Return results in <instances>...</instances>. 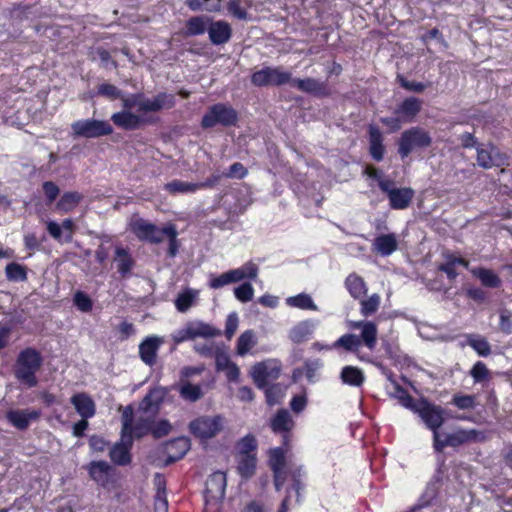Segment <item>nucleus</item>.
<instances>
[{"instance_id":"nucleus-1","label":"nucleus","mask_w":512,"mask_h":512,"mask_svg":"<svg viewBox=\"0 0 512 512\" xmlns=\"http://www.w3.org/2000/svg\"><path fill=\"white\" fill-rule=\"evenodd\" d=\"M348 327L353 330H359L360 335L347 333L338 338L331 346H326L327 350L343 348L347 352H357L361 345L369 350H374L377 345L378 327L373 321H349Z\"/></svg>"},{"instance_id":"nucleus-2","label":"nucleus","mask_w":512,"mask_h":512,"mask_svg":"<svg viewBox=\"0 0 512 512\" xmlns=\"http://www.w3.org/2000/svg\"><path fill=\"white\" fill-rule=\"evenodd\" d=\"M43 364V358L39 351L28 347L22 350L16 359L14 374L16 379L28 388L38 384L37 372Z\"/></svg>"},{"instance_id":"nucleus-3","label":"nucleus","mask_w":512,"mask_h":512,"mask_svg":"<svg viewBox=\"0 0 512 512\" xmlns=\"http://www.w3.org/2000/svg\"><path fill=\"white\" fill-rule=\"evenodd\" d=\"M128 413L129 426L127 434L133 437H141L148 432L151 431L152 425L154 422V418L156 413L148 410L142 409V405H139L138 409L134 412L132 406H126L122 411V427H124V417Z\"/></svg>"},{"instance_id":"nucleus-4","label":"nucleus","mask_w":512,"mask_h":512,"mask_svg":"<svg viewBox=\"0 0 512 512\" xmlns=\"http://www.w3.org/2000/svg\"><path fill=\"white\" fill-rule=\"evenodd\" d=\"M432 138L427 131L420 127L405 130L398 141V153L402 159L409 156L415 149L427 148Z\"/></svg>"},{"instance_id":"nucleus-5","label":"nucleus","mask_w":512,"mask_h":512,"mask_svg":"<svg viewBox=\"0 0 512 512\" xmlns=\"http://www.w3.org/2000/svg\"><path fill=\"white\" fill-rule=\"evenodd\" d=\"M226 475L217 471L209 476L206 481L205 509L206 512H216L220 508L221 501L225 496Z\"/></svg>"},{"instance_id":"nucleus-6","label":"nucleus","mask_w":512,"mask_h":512,"mask_svg":"<svg viewBox=\"0 0 512 512\" xmlns=\"http://www.w3.org/2000/svg\"><path fill=\"white\" fill-rule=\"evenodd\" d=\"M237 121V112L229 105L218 103L209 108L203 116L201 125L203 128H212L216 125L231 126Z\"/></svg>"},{"instance_id":"nucleus-7","label":"nucleus","mask_w":512,"mask_h":512,"mask_svg":"<svg viewBox=\"0 0 512 512\" xmlns=\"http://www.w3.org/2000/svg\"><path fill=\"white\" fill-rule=\"evenodd\" d=\"M224 427V418L220 415L200 416L189 424L190 432L197 438L215 437Z\"/></svg>"},{"instance_id":"nucleus-8","label":"nucleus","mask_w":512,"mask_h":512,"mask_svg":"<svg viewBox=\"0 0 512 512\" xmlns=\"http://www.w3.org/2000/svg\"><path fill=\"white\" fill-rule=\"evenodd\" d=\"M291 72L285 71L282 67H264L251 76V82L255 86H280L290 83Z\"/></svg>"},{"instance_id":"nucleus-9","label":"nucleus","mask_w":512,"mask_h":512,"mask_svg":"<svg viewBox=\"0 0 512 512\" xmlns=\"http://www.w3.org/2000/svg\"><path fill=\"white\" fill-rule=\"evenodd\" d=\"M71 128L75 136L84 138H96L110 135L113 132L109 122L96 119L75 121L72 123Z\"/></svg>"},{"instance_id":"nucleus-10","label":"nucleus","mask_w":512,"mask_h":512,"mask_svg":"<svg viewBox=\"0 0 512 512\" xmlns=\"http://www.w3.org/2000/svg\"><path fill=\"white\" fill-rule=\"evenodd\" d=\"M130 230L141 241L160 243L163 241V229H159L153 223L134 215L129 221Z\"/></svg>"},{"instance_id":"nucleus-11","label":"nucleus","mask_w":512,"mask_h":512,"mask_svg":"<svg viewBox=\"0 0 512 512\" xmlns=\"http://www.w3.org/2000/svg\"><path fill=\"white\" fill-rule=\"evenodd\" d=\"M280 374L278 361L268 359L252 366L250 375L258 388H265L270 381L276 380Z\"/></svg>"},{"instance_id":"nucleus-12","label":"nucleus","mask_w":512,"mask_h":512,"mask_svg":"<svg viewBox=\"0 0 512 512\" xmlns=\"http://www.w3.org/2000/svg\"><path fill=\"white\" fill-rule=\"evenodd\" d=\"M415 413L431 431L439 430L444 422V409L427 401H420L415 406Z\"/></svg>"},{"instance_id":"nucleus-13","label":"nucleus","mask_w":512,"mask_h":512,"mask_svg":"<svg viewBox=\"0 0 512 512\" xmlns=\"http://www.w3.org/2000/svg\"><path fill=\"white\" fill-rule=\"evenodd\" d=\"M128 413L124 417V427H122L121 431V439L118 443H116L110 450V458L111 460L118 465H126L130 462V448L132 446L133 439L131 435L127 434L128 426H129Z\"/></svg>"},{"instance_id":"nucleus-14","label":"nucleus","mask_w":512,"mask_h":512,"mask_svg":"<svg viewBox=\"0 0 512 512\" xmlns=\"http://www.w3.org/2000/svg\"><path fill=\"white\" fill-rule=\"evenodd\" d=\"M286 450L282 447H276L269 451V466L273 471L274 484L277 491L283 487L286 480L284 471Z\"/></svg>"},{"instance_id":"nucleus-15","label":"nucleus","mask_w":512,"mask_h":512,"mask_svg":"<svg viewBox=\"0 0 512 512\" xmlns=\"http://www.w3.org/2000/svg\"><path fill=\"white\" fill-rule=\"evenodd\" d=\"M40 415V411L36 409H10L6 412V419L16 429L26 430Z\"/></svg>"},{"instance_id":"nucleus-16","label":"nucleus","mask_w":512,"mask_h":512,"mask_svg":"<svg viewBox=\"0 0 512 512\" xmlns=\"http://www.w3.org/2000/svg\"><path fill=\"white\" fill-rule=\"evenodd\" d=\"M476 150L477 164L484 169H490L494 166H501L505 163V157L495 146L491 144H480L477 146Z\"/></svg>"},{"instance_id":"nucleus-17","label":"nucleus","mask_w":512,"mask_h":512,"mask_svg":"<svg viewBox=\"0 0 512 512\" xmlns=\"http://www.w3.org/2000/svg\"><path fill=\"white\" fill-rule=\"evenodd\" d=\"M164 344V338L158 335H150L139 344L140 359L148 366L155 365L160 347Z\"/></svg>"},{"instance_id":"nucleus-18","label":"nucleus","mask_w":512,"mask_h":512,"mask_svg":"<svg viewBox=\"0 0 512 512\" xmlns=\"http://www.w3.org/2000/svg\"><path fill=\"white\" fill-rule=\"evenodd\" d=\"M111 116L113 123L124 130H134L146 122L145 117L132 112L134 108H125Z\"/></svg>"},{"instance_id":"nucleus-19","label":"nucleus","mask_w":512,"mask_h":512,"mask_svg":"<svg viewBox=\"0 0 512 512\" xmlns=\"http://www.w3.org/2000/svg\"><path fill=\"white\" fill-rule=\"evenodd\" d=\"M270 425L275 433H284L283 444L288 446L289 433L295 426V422L291 414L285 409L278 411L271 419Z\"/></svg>"},{"instance_id":"nucleus-20","label":"nucleus","mask_w":512,"mask_h":512,"mask_svg":"<svg viewBox=\"0 0 512 512\" xmlns=\"http://www.w3.org/2000/svg\"><path fill=\"white\" fill-rule=\"evenodd\" d=\"M318 326V321L307 319L296 323L288 332V338L299 344L309 340Z\"/></svg>"},{"instance_id":"nucleus-21","label":"nucleus","mask_w":512,"mask_h":512,"mask_svg":"<svg viewBox=\"0 0 512 512\" xmlns=\"http://www.w3.org/2000/svg\"><path fill=\"white\" fill-rule=\"evenodd\" d=\"M208 35L214 45H222L230 40L232 28L230 24L224 20L212 21L211 19L208 27Z\"/></svg>"},{"instance_id":"nucleus-22","label":"nucleus","mask_w":512,"mask_h":512,"mask_svg":"<svg viewBox=\"0 0 512 512\" xmlns=\"http://www.w3.org/2000/svg\"><path fill=\"white\" fill-rule=\"evenodd\" d=\"M70 401L81 418L90 419L95 415V402L87 393H76L71 397Z\"/></svg>"},{"instance_id":"nucleus-23","label":"nucleus","mask_w":512,"mask_h":512,"mask_svg":"<svg viewBox=\"0 0 512 512\" xmlns=\"http://www.w3.org/2000/svg\"><path fill=\"white\" fill-rule=\"evenodd\" d=\"M397 249L398 240L393 233L379 235L372 243V250L383 257L391 255Z\"/></svg>"},{"instance_id":"nucleus-24","label":"nucleus","mask_w":512,"mask_h":512,"mask_svg":"<svg viewBox=\"0 0 512 512\" xmlns=\"http://www.w3.org/2000/svg\"><path fill=\"white\" fill-rule=\"evenodd\" d=\"M123 107L125 108H135V110L139 113L138 115H146L150 112H156L154 107L153 98L145 97L142 94H135L130 97H126L122 99Z\"/></svg>"},{"instance_id":"nucleus-25","label":"nucleus","mask_w":512,"mask_h":512,"mask_svg":"<svg viewBox=\"0 0 512 512\" xmlns=\"http://www.w3.org/2000/svg\"><path fill=\"white\" fill-rule=\"evenodd\" d=\"M339 378L343 385L354 388L362 387L366 380L364 371L352 365L344 366L340 371Z\"/></svg>"},{"instance_id":"nucleus-26","label":"nucleus","mask_w":512,"mask_h":512,"mask_svg":"<svg viewBox=\"0 0 512 512\" xmlns=\"http://www.w3.org/2000/svg\"><path fill=\"white\" fill-rule=\"evenodd\" d=\"M177 389L182 399L189 402H196L203 398L205 391L203 385L193 384L189 380L180 379Z\"/></svg>"},{"instance_id":"nucleus-27","label":"nucleus","mask_w":512,"mask_h":512,"mask_svg":"<svg viewBox=\"0 0 512 512\" xmlns=\"http://www.w3.org/2000/svg\"><path fill=\"white\" fill-rule=\"evenodd\" d=\"M421 101L415 97L406 98L396 109L395 113L403 122H412L421 110Z\"/></svg>"},{"instance_id":"nucleus-28","label":"nucleus","mask_w":512,"mask_h":512,"mask_svg":"<svg viewBox=\"0 0 512 512\" xmlns=\"http://www.w3.org/2000/svg\"><path fill=\"white\" fill-rule=\"evenodd\" d=\"M414 197V191L411 188H396L389 191L390 206L396 210L406 209Z\"/></svg>"},{"instance_id":"nucleus-29","label":"nucleus","mask_w":512,"mask_h":512,"mask_svg":"<svg viewBox=\"0 0 512 512\" xmlns=\"http://www.w3.org/2000/svg\"><path fill=\"white\" fill-rule=\"evenodd\" d=\"M290 85L296 87L302 92L311 93L314 95H324L326 94V85L324 82L313 78H305V79H292L290 80Z\"/></svg>"},{"instance_id":"nucleus-30","label":"nucleus","mask_w":512,"mask_h":512,"mask_svg":"<svg viewBox=\"0 0 512 512\" xmlns=\"http://www.w3.org/2000/svg\"><path fill=\"white\" fill-rule=\"evenodd\" d=\"M462 266L464 268H469V262L462 257L456 256L454 254L445 255V262L439 266V270L446 273L447 277L450 280H453L457 277V267Z\"/></svg>"},{"instance_id":"nucleus-31","label":"nucleus","mask_w":512,"mask_h":512,"mask_svg":"<svg viewBox=\"0 0 512 512\" xmlns=\"http://www.w3.org/2000/svg\"><path fill=\"white\" fill-rule=\"evenodd\" d=\"M258 337L254 330L248 329L240 334L236 343V352L239 356L243 357L251 352L257 345Z\"/></svg>"},{"instance_id":"nucleus-32","label":"nucleus","mask_w":512,"mask_h":512,"mask_svg":"<svg viewBox=\"0 0 512 512\" xmlns=\"http://www.w3.org/2000/svg\"><path fill=\"white\" fill-rule=\"evenodd\" d=\"M154 485L156 487L154 512H168L165 479L161 475L156 474L154 478Z\"/></svg>"},{"instance_id":"nucleus-33","label":"nucleus","mask_w":512,"mask_h":512,"mask_svg":"<svg viewBox=\"0 0 512 512\" xmlns=\"http://www.w3.org/2000/svg\"><path fill=\"white\" fill-rule=\"evenodd\" d=\"M192 339L197 337L213 338L219 336L221 331L202 321H190L186 323Z\"/></svg>"},{"instance_id":"nucleus-34","label":"nucleus","mask_w":512,"mask_h":512,"mask_svg":"<svg viewBox=\"0 0 512 512\" xmlns=\"http://www.w3.org/2000/svg\"><path fill=\"white\" fill-rule=\"evenodd\" d=\"M111 466L106 461H96L89 465V474L98 484L105 486L109 482Z\"/></svg>"},{"instance_id":"nucleus-35","label":"nucleus","mask_w":512,"mask_h":512,"mask_svg":"<svg viewBox=\"0 0 512 512\" xmlns=\"http://www.w3.org/2000/svg\"><path fill=\"white\" fill-rule=\"evenodd\" d=\"M231 272L235 283L244 280H256L259 274V267L253 261H248L238 268L231 269Z\"/></svg>"},{"instance_id":"nucleus-36","label":"nucleus","mask_w":512,"mask_h":512,"mask_svg":"<svg viewBox=\"0 0 512 512\" xmlns=\"http://www.w3.org/2000/svg\"><path fill=\"white\" fill-rule=\"evenodd\" d=\"M114 261L116 262L117 271L126 277L130 274L134 261L128 250L123 247H116Z\"/></svg>"},{"instance_id":"nucleus-37","label":"nucleus","mask_w":512,"mask_h":512,"mask_svg":"<svg viewBox=\"0 0 512 512\" xmlns=\"http://www.w3.org/2000/svg\"><path fill=\"white\" fill-rule=\"evenodd\" d=\"M211 18L206 15L194 16L187 20L186 23V36L202 35L205 31L208 32V27Z\"/></svg>"},{"instance_id":"nucleus-38","label":"nucleus","mask_w":512,"mask_h":512,"mask_svg":"<svg viewBox=\"0 0 512 512\" xmlns=\"http://www.w3.org/2000/svg\"><path fill=\"white\" fill-rule=\"evenodd\" d=\"M164 189L171 195L177 194H194L199 191L197 183L187 182L180 179H174L164 185Z\"/></svg>"},{"instance_id":"nucleus-39","label":"nucleus","mask_w":512,"mask_h":512,"mask_svg":"<svg viewBox=\"0 0 512 512\" xmlns=\"http://www.w3.org/2000/svg\"><path fill=\"white\" fill-rule=\"evenodd\" d=\"M345 286L354 299H361L367 293L365 281L359 275L349 274L345 280Z\"/></svg>"},{"instance_id":"nucleus-40","label":"nucleus","mask_w":512,"mask_h":512,"mask_svg":"<svg viewBox=\"0 0 512 512\" xmlns=\"http://www.w3.org/2000/svg\"><path fill=\"white\" fill-rule=\"evenodd\" d=\"M383 138L381 131L375 127H369V142H370V154L373 159L380 161L384 155V146L382 144Z\"/></svg>"},{"instance_id":"nucleus-41","label":"nucleus","mask_w":512,"mask_h":512,"mask_svg":"<svg viewBox=\"0 0 512 512\" xmlns=\"http://www.w3.org/2000/svg\"><path fill=\"white\" fill-rule=\"evenodd\" d=\"M167 395V390L163 387H156L150 390V392L141 401L142 409H148L155 413L158 411L159 404L163 401Z\"/></svg>"},{"instance_id":"nucleus-42","label":"nucleus","mask_w":512,"mask_h":512,"mask_svg":"<svg viewBox=\"0 0 512 512\" xmlns=\"http://www.w3.org/2000/svg\"><path fill=\"white\" fill-rule=\"evenodd\" d=\"M198 296V290L192 288L185 289L177 296L175 300L176 309L181 313L187 312L193 305L196 304Z\"/></svg>"},{"instance_id":"nucleus-43","label":"nucleus","mask_w":512,"mask_h":512,"mask_svg":"<svg viewBox=\"0 0 512 512\" xmlns=\"http://www.w3.org/2000/svg\"><path fill=\"white\" fill-rule=\"evenodd\" d=\"M473 276L478 278L482 285L490 288H498L501 285V279L492 270L486 268H472L470 269Z\"/></svg>"},{"instance_id":"nucleus-44","label":"nucleus","mask_w":512,"mask_h":512,"mask_svg":"<svg viewBox=\"0 0 512 512\" xmlns=\"http://www.w3.org/2000/svg\"><path fill=\"white\" fill-rule=\"evenodd\" d=\"M286 304L292 308L301 310L317 311L318 306L314 303L312 297L306 293H300L295 296H290L285 300Z\"/></svg>"},{"instance_id":"nucleus-45","label":"nucleus","mask_w":512,"mask_h":512,"mask_svg":"<svg viewBox=\"0 0 512 512\" xmlns=\"http://www.w3.org/2000/svg\"><path fill=\"white\" fill-rule=\"evenodd\" d=\"M256 461V455H237V469L242 478L248 479L253 476L256 469Z\"/></svg>"},{"instance_id":"nucleus-46","label":"nucleus","mask_w":512,"mask_h":512,"mask_svg":"<svg viewBox=\"0 0 512 512\" xmlns=\"http://www.w3.org/2000/svg\"><path fill=\"white\" fill-rule=\"evenodd\" d=\"M466 343L472 347L481 357H487L491 353V346L488 341L477 334L466 335Z\"/></svg>"},{"instance_id":"nucleus-47","label":"nucleus","mask_w":512,"mask_h":512,"mask_svg":"<svg viewBox=\"0 0 512 512\" xmlns=\"http://www.w3.org/2000/svg\"><path fill=\"white\" fill-rule=\"evenodd\" d=\"M82 199V194L78 192H66L61 196L56 207L59 211L67 213L75 209Z\"/></svg>"},{"instance_id":"nucleus-48","label":"nucleus","mask_w":512,"mask_h":512,"mask_svg":"<svg viewBox=\"0 0 512 512\" xmlns=\"http://www.w3.org/2000/svg\"><path fill=\"white\" fill-rule=\"evenodd\" d=\"M381 304V297L379 294H372L368 298L360 299V313L364 317H369L374 315Z\"/></svg>"},{"instance_id":"nucleus-49","label":"nucleus","mask_w":512,"mask_h":512,"mask_svg":"<svg viewBox=\"0 0 512 512\" xmlns=\"http://www.w3.org/2000/svg\"><path fill=\"white\" fill-rule=\"evenodd\" d=\"M5 275L6 278L12 282H23L27 280L26 268L16 262H11L6 266Z\"/></svg>"},{"instance_id":"nucleus-50","label":"nucleus","mask_w":512,"mask_h":512,"mask_svg":"<svg viewBox=\"0 0 512 512\" xmlns=\"http://www.w3.org/2000/svg\"><path fill=\"white\" fill-rule=\"evenodd\" d=\"M249 7V0H229L227 3L228 12L239 20L247 18V9Z\"/></svg>"},{"instance_id":"nucleus-51","label":"nucleus","mask_w":512,"mask_h":512,"mask_svg":"<svg viewBox=\"0 0 512 512\" xmlns=\"http://www.w3.org/2000/svg\"><path fill=\"white\" fill-rule=\"evenodd\" d=\"M448 439V444L450 447H457L468 441L472 440L475 437V432L473 430H456L453 433L446 434Z\"/></svg>"},{"instance_id":"nucleus-52","label":"nucleus","mask_w":512,"mask_h":512,"mask_svg":"<svg viewBox=\"0 0 512 512\" xmlns=\"http://www.w3.org/2000/svg\"><path fill=\"white\" fill-rule=\"evenodd\" d=\"M233 292L238 301L241 303H247L253 299L255 291L252 284L246 281L235 287Z\"/></svg>"},{"instance_id":"nucleus-53","label":"nucleus","mask_w":512,"mask_h":512,"mask_svg":"<svg viewBox=\"0 0 512 512\" xmlns=\"http://www.w3.org/2000/svg\"><path fill=\"white\" fill-rule=\"evenodd\" d=\"M257 442L254 436L246 435L237 444L238 455H256Z\"/></svg>"},{"instance_id":"nucleus-54","label":"nucleus","mask_w":512,"mask_h":512,"mask_svg":"<svg viewBox=\"0 0 512 512\" xmlns=\"http://www.w3.org/2000/svg\"><path fill=\"white\" fill-rule=\"evenodd\" d=\"M152 98L156 112L163 109H170L174 107L176 103L175 96L169 93H159Z\"/></svg>"},{"instance_id":"nucleus-55","label":"nucleus","mask_w":512,"mask_h":512,"mask_svg":"<svg viewBox=\"0 0 512 512\" xmlns=\"http://www.w3.org/2000/svg\"><path fill=\"white\" fill-rule=\"evenodd\" d=\"M177 234L176 227L173 224H169L163 228V236L166 235L169 238L168 254L171 257H175L178 252L179 244Z\"/></svg>"},{"instance_id":"nucleus-56","label":"nucleus","mask_w":512,"mask_h":512,"mask_svg":"<svg viewBox=\"0 0 512 512\" xmlns=\"http://www.w3.org/2000/svg\"><path fill=\"white\" fill-rule=\"evenodd\" d=\"M284 394L283 387L278 384L267 387L265 390L266 401L270 406L278 404L284 397Z\"/></svg>"},{"instance_id":"nucleus-57","label":"nucleus","mask_w":512,"mask_h":512,"mask_svg":"<svg viewBox=\"0 0 512 512\" xmlns=\"http://www.w3.org/2000/svg\"><path fill=\"white\" fill-rule=\"evenodd\" d=\"M232 283L235 282L231 270L224 272L218 276H211L209 280V286L212 289H219Z\"/></svg>"},{"instance_id":"nucleus-58","label":"nucleus","mask_w":512,"mask_h":512,"mask_svg":"<svg viewBox=\"0 0 512 512\" xmlns=\"http://www.w3.org/2000/svg\"><path fill=\"white\" fill-rule=\"evenodd\" d=\"M74 304L82 312H89L92 310L93 302L91 298L82 291H77L74 295Z\"/></svg>"},{"instance_id":"nucleus-59","label":"nucleus","mask_w":512,"mask_h":512,"mask_svg":"<svg viewBox=\"0 0 512 512\" xmlns=\"http://www.w3.org/2000/svg\"><path fill=\"white\" fill-rule=\"evenodd\" d=\"M174 447L178 448L179 455L177 457L171 458V461H176L177 459L182 458L187 453V451L190 448L189 440L187 438L175 439L168 445L167 449L168 451H171Z\"/></svg>"},{"instance_id":"nucleus-60","label":"nucleus","mask_w":512,"mask_h":512,"mask_svg":"<svg viewBox=\"0 0 512 512\" xmlns=\"http://www.w3.org/2000/svg\"><path fill=\"white\" fill-rule=\"evenodd\" d=\"M488 374H489V371H488L486 365L481 361L476 362L470 371V375L472 376L474 381L477 383L482 382L485 379H487Z\"/></svg>"},{"instance_id":"nucleus-61","label":"nucleus","mask_w":512,"mask_h":512,"mask_svg":"<svg viewBox=\"0 0 512 512\" xmlns=\"http://www.w3.org/2000/svg\"><path fill=\"white\" fill-rule=\"evenodd\" d=\"M239 325V317L236 312H232L227 316L226 323H225V336L227 339H231Z\"/></svg>"},{"instance_id":"nucleus-62","label":"nucleus","mask_w":512,"mask_h":512,"mask_svg":"<svg viewBox=\"0 0 512 512\" xmlns=\"http://www.w3.org/2000/svg\"><path fill=\"white\" fill-rule=\"evenodd\" d=\"M247 173L248 171L242 163L235 162L229 167L228 171L225 173V177L232 179H243Z\"/></svg>"},{"instance_id":"nucleus-63","label":"nucleus","mask_w":512,"mask_h":512,"mask_svg":"<svg viewBox=\"0 0 512 512\" xmlns=\"http://www.w3.org/2000/svg\"><path fill=\"white\" fill-rule=\"evenodd\" d=\"M452 403L459 409H470L475 406V398L471 395H455Z\"/></svg>"},{"instance_id":"nucleus-64","label":"nucleus","mask_w":512,"mask_h":512,"mask_svg":"<svg viewBox=\"0 0 512 512\" xmlns=\"http://www.w3.org/2000/svg\"><path fill=\"white\" fill-rule=\"evenodd\" d=\"M98 94L110 99H117L121 97V91L116 86L108 83H103L98 87Z\"/></svg>"}]
</instances>
